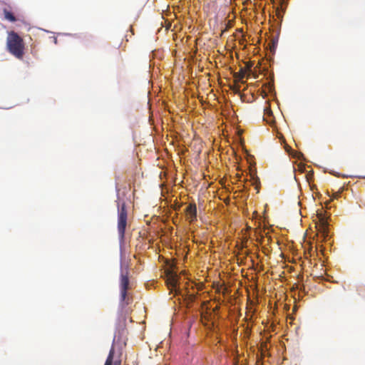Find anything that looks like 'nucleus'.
I'll return each mask as SVG.
<instances>
[{
  "instance_id": "1",
  "label": "nucleus",
  "mask_w": 365,
  "mask_h": 365,
  "mask_svg": "<svg viewBox=\"0 0 365 365\" xmlns=\"http://www.w3.org/2000/svg\"><path fill=\"white\" fill-rule=\"evenodd\" d=\"M8 51L18 59H22L24 55L25 46L23 38L14 32L10 31L6 39Z\"/></svg>"
},
{
  "instance_id": "2",
  "label": "nucleus",
  "mask_w": 365,
  "mask_h": 365,
  "mask_svg": "<svg viewBox=\"0 0 365 365\" xmlns=\"http://www.w3.org/2000/svg\"><path fill=\"white\" fill-rule=\"evenodd\" d=\"M118 208V233L120 242L124 240L125 229L127 227L128 221V211L125 202L117 201Z\"/></svg>"
},
{
  "instance_id": "3",
  "label": "nucleus",
  "mask_w": 365,
  "mask_h": 365,
  "mask_svg": "<svg viewBox=\"0 0 365 365\" xmlns=\"http://www.w3.org/2000/svg\"><path fill=\"white\" fill-rule=\"evenodd\" d=\"M316 227L319 232H320L322 237L325 239L328 236V220L326 215L325 211L323 209L317 211L316 216Z\"/></svg>"
},
{
  "instance_id": "4",
  "label": "nucleus",
  "mask_w": 365,
  "mask_h": 365,
  "mask_svg": "<svg viewBox=\"0 0 365 365\" xmlns=\"http://www.w3.org/2000/svg\"><path fill=\"white\" fill-rule=\"evenodd\" d=\"M129 269L128 266L124 267L121 266L120 271V297L122 301H125L127 296V290L129 289Z\"/></svg>"
},
{
  "instance_id": "5",
  "label": "nucleus",
  "mask_w": 365,
  "mask_h": 365,
  "mask_svg": "<svg viewBox=\"0 0 365 365\" xmlns=\"http://www.w3.org/2000/svg\"><path fill=\"white\" fill-rule=\"evenodd\" d=\"M179 277L176 273H174L171 271H169L167 274V280L166 283L168 287V289L170 292L175 291L178 293L177 287L178 284Z\"/></svg>"
},
{
  "instance_id": "6",
  "label": "nucleus",
  "mask_w": 365,
  "mask_h": 365,
  "mask_svg": "<svg viewBox=\"0 0 365 365\" xmlns=\"http://www.w3.org/2000/svg\"><path fill=\"white\" fill-rule=\"evenodd\" d=\"M187 219L190 223L197 220V207L195 203H190L185 209Z\"/></svg>"
},
{
  "instance_id": "7",
  "label": "nucleus",
  "mask_w": 365,
  "mask_h": 365,
  "mask_svg": "<svg viewBox=\"0 0 365 365\" xmlns=\"http://www.w3.org/2000/svg\"><path fill=\"white\" fill-rule=\"evenodd\" d=\"M2 11L4 15V19L9 22H16L20 20L19 18L16 16L11 11V7L10 6L3 8Z\"/></svg>"
},
{
  "instance_id": "8",
  "label": "nucleus",
  "mask_w": 365,
  "mask_h": 365,
  "mask_svg": "<svg viewBox=\"0 0 365 365\" xmlns=\"http://www.w3.org/2000/svg\"><path fill=\"white\" fill-rule=\"evenodd\" d=\"M114 349L112 347L109 351L108 356L106 360L104 365H120V361H115L113 362Z\"/></svg>"
},
{
  "instance_id": "9",
  "label": "nucleus",
  "mask_w": 365,
  "mask_h": 365,
  "mask_svg": "<svg viewBox=\"0 0 365 365\" xmlns=\"http://www.w3.org/2000/svg\"><path fill=\"white\" fill-rule=\"evenodd\" d=\"M245 76V71L242 68L240 71L235 74V77L238 78L239 80H242Z\"/></svg>"
},
{
  "instance_id": "10",
  "label": "nucleus",
  "mask_w": 365,
  "mask_h": 365,
  "mask_svg": "<svg viewBox=\"0 0 365 365\" xmlns=\"http://www.w3.org/2000/svg\"><path fill=\"white\" fill-rule=\"evenodd\" d=\"M207 315H208L207 312H206L205 315L202 314V317H204L205 319L208 320V316Z\"/></svg>"
},
{
  "instance_id": "11",
  "label": "nucleus",
  "mask_w": 365,
  "mask_h": 365,
  "mask_svg": "<svg viewBox=\"0 0 365 365\" xmlns=\"http://www.w3.org/2000/svg\"><path fill=\"white\" fill-rule=\"evenodd\" d=\"M219 309H220V307H219V306H216V307L213 309V312H217Z\"/></svg>"
}]
</instances>
